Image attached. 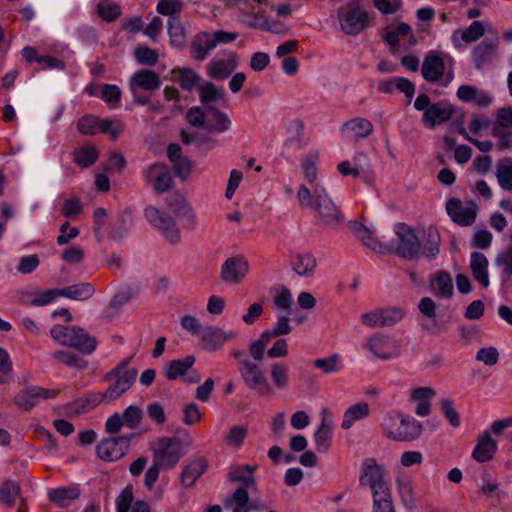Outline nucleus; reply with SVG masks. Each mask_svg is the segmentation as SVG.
Instances as JSON below:
<instances>
[{
	"label": "nucleus",
	"mask_w": 512,
	"mask_h": 512,
	"mask_svg": "<svg viewBox=\"0 0 512 512\" xmlns=\"http://www.w3.org/2000/svg\"><path fill=\"white\" fill-rule=\"evenodd\" d=\"M380 427L383 436L393 441L411 442L422 434V424L418 420L395 410L384 414Z\"/></svg>",
	"instance_id": "nucleus-1"
},
{
	"label": "nucleus",
	"mask_w": 512,
	"mask_h": 512,
	"mask_svg": "<svg viewBox=\"0 0 512 512\" xmlns=\"http://www.w3.org/2000/svg\"><path fill=\"white\" fill-rule=\"evenodd\" d=\"M128 364L129 359L123 360L105 376L109 386L104 393L95 394V400L114 401L132 387L138 373L135 368H128Z\"/></svg>",
	"instance_id": "nucleus-2"
},
{
	"label": "nucleus",
	"mask_w": 512,
	"mask_h": 512,
	"mask_svg": "<svg viewBox=\"0 0 512 512\" xmlns=\"http://www.w3.org/2000/svg\"><path fill=\"white\" fill-rule=\"evenodd\" d=\"M338 28L345 35L356 36L360 34L368 23L365 9L356 1L341 5L337 10Z\"/></svg>",
	"instance_id": "nucleus-3"
},
{
	"label": "nucleus",
	"mask_w": 512,
	"mask_h": 512,
	"mask_svg": "<svg viewBox=\"0 0 512 512\" xmlns=\"http://www.w3.org/2000/svg\"><path fill=\"white\" fill-rule=\"evenodd\" d=\"M414 108L422 112L425 128L433 129L448 121L454 112L452 105L445 102L431 103L428 95L420 94L414 101Z\"/></svg>",
	"instance_id": "nucleus-4"
},
{
	"label": "nucleus",
	"mask_w": 512,
	"mask_h": 512,
	"mask_svg": "<svg viewBox=\"0 0 512 512\" xmlns=\"http://www.w3.org/2000/svg\"><path fill=\"white\" fill-rule=\"evenodd\" d=\"M423 78L428 82L447 86L454 78L451 59L437 52H429L421 66Z\"/></svg>",
	"instance_id": "nucleus-5"
},
{
	"label": "nucleus",
	"mask_w": 512,
	"mask_h": 512,
	"mask_svg": "<svg viewBox=\"0 0 512 512\" xmlns=\"http://www.w3.org/2000/svg\"><path fill=\"white\" fill-rule=\"evenodd\" d=\"M229 7L238 10L239 21L249 28H258L264 31L275 32L268 20L256 10L262 5H270V0H225Z\"/></svg>",
	"instance_id": "nucleus-6"
},
{
	"label": "nucleus",
	"mask_w": 512,
	"mask_h": 512,
	"mask_svg": "<svg viewBox=\"0 0 512 512\" xmlns=\"http://www.w3.org/2000/svg\"><path fill=\"white\" fill-rule=\"evenodd\" d=\"M239 372L245 385L251 391L262 397L272 395V386H270L269 379L260 365L245 359L239 363Z\"/></svg>",
	"instance_id": "nucleus-7"
},
{
	"label": "nucleus",
	"mask_w": 512,
	"mask_h": 512,
	"mask_svg": "<svg viewBox=\"0 0 512 512\" xmlns=\"http://www.w3.org/2000/svg\"><path fill=\"white\" fill-rule=\"evenodd\" d=\"M182 456V444L177 438L163 437L153 446V461L164 470L174 468Z\"/></svg>",
	"instance_id": "nucleus-8"
},
{
	"label": "nucleus",
	"mask_w": 512,
	"mask_h": 512,
	"mask_svg": "<svg viewBox=\"0 0 512 512\" xmlns=\"http://www.w3.org/2000/svg\"><path fill=\"white\" fill-rule=\"evenodd\" d=\"M313 193L315 200L312 209L315 211L318 220L326 226L334 227L338 225L343 218L325 187L322 184H315Z\"/></svg>",
	"instance_id": "nucleus-9"
},
{
	"label": "nucleus",
	"mask_w": 512,
	"mask_h": 512,
	"mask_svg": "<svg viewBox=\"0 0 512 512\" xmlns=\"http://www.w3.org/2000/svg\"><path fill=\"white\" fill-rule=\"evenodd\" d=\"M147 221L160 230L162 236L171 244H177L180 241V232L175 220L168 214L159 209L149 206L145 209Z\"/></svg>",
	"instance_id": "nucleus-10"
},
{
	"label": "nucleus",
	"mask_w": 512,
	"mask_h": 512,
	"mask_svg": "<svg viewBox=\"0 0 512 512\" xmlns=\"http://www.w3.org/2000/svg\"><path fill=\"white\" fill-rule=\"evenodd\" d=\"M58 394L55 389H46L40 386H26L13 398L15 406L23 411H29L46 399L54 398Z\"/></svg>",
	"instance_id": "nucleus-11"
},
{
	"label": "nucleus",
	"mask_w": 512,
	"mask_h": 512,
	"mask_svg": "<svg viewBox=\"0 0 512 512\" xmlns=\"http://www.w3.org/2000/svg\"><path fill=\"white\" fill-rule=\"evenodd\" d=\"M159 86V77L151 70H139L135 72L129 80V89L133 95L134 101L141 105H145L148 99L139 94L140 90L153 91Z\"/></svg>",
	"instance_id": "nucleus-12"
},
{
	"label": "nucleus",
	"mask_w": 512,
	"mask_h": 512,
	"mask_svg": "<svg viewBox=\"0 0 512 512\" xmlns=\"http://www.w3.org/2000/svg\"><path fill=\"white\" fill-rule=\"evenodd\" d=\"M365 347L374 358L381 360L396 358L400 353L397 343L390 336L381 333H375L368 337Z\"/></svg>",
	"instance_id": "nucleus-13"
},
{
	"label": "nucleus",
	"mask_w": 512,
	"mask_h": 512,
	"mask_svg": "<svg viewBox=\"0 0 512 512\" xmlns=\"http://www.w3.org/2000/svg\"><path fill=\"white\" fill-rule=\"evenodd\" d=\"M250 270L249 262L242 255L231 256L221 267L220 277L226 284H238L245 279Z\"/></svg>",
	"instance_id": "nucleus-14"
},
{
	"label": "nucleus",
	"mask_w": 512,
	"mask_h": 512,
	"mask_svg": "<svg viewBox=\"0 0 512 512\" xmlns=\"http://www.w3.org/2000/svg\"><path fill=\"white\" fill-rule=\"evenodd\" d=\"M144 182L157 193H164L172 187L173 180L169 168L160 163L149 165L143 170Z\"/></svg>",
	"instance_id": "nucleus-15"
},
{
	"label": "nucleus",
	"mask_w": 512,
	"mask_h": 512,
	"mask_svg": "<svg viewBox=\"0 0 512 512\" xmlns=\"http://www.w3.org/2000/svg\"><path fill=\"white\" fill-rule=\"evenodd\" d=\"M194 356H187L170 362L165 368V375L169 380L182 379L187 383H198L201 380L200 374L193 369Z\"/></svg>",
	"instance_id": "nucleus-16"
},
{
	"label": "nucleus",
	"mask_w": 512,
	"mask_h": 512,
	"mask_svg": "<svg viewBox=\"0 0 512 512\" xmlns=\"http://www.w3.org/2000/svg\"><path fill=\"white\" fill-rule=\"evenodd\" d=\"M446 211L455 223L469 226L474 223L478 208L472 201L462 202L457 198H452L446 203Z\"/></svg>",
	"instance_id": "nucleus-17"
},
{
	"label": "nucleus",
	"mask_w": 512,
	"mask_h": 512,
	"mask_svg": "<svg viewBox=\"0 0 512 512\" xmlns=\"http://www.w3.org/2000/svg\"><path fill=\"white\" fill-rule=\"evenodd\" d=\"M130 438L126 436L107 438L97 446L98 456L105 461L121 459L128 451Z\"/></svg>",
	"instance_id": "nucleus-18"
},
{
	"label": "nucleus",
	"mask_w": 512,
	"mask_h": 512,
	"mask_svg": "<svg viewBox=\"0 0 512 512\" xmlns=\"http://www.w3.org/2000/svg\"><path fill=\"white\" fill-rule=\"evenodd\" d=\"M238 333L234 330L225 331L215 326H209L202 330L200 339L203 348L207 351H216L226 342L235 340Z\"/></svg>",
	"instance_id": "nucleus-19"
},
{
	"label": "nucleus",
	"mask_w": 512,
	"mask_h": 512,
	"mask_svg": "<svg viewBox=\"0 0 512 512\" xmlns=\"http://www.w3.org/2000/svg\"><path fill=\"white\" fill-rule=\"evenodd\" d=\"M399 243L397 253L405 258H413L420 251V241L415 232L405 224H400L396 231Z\"/></svg>",
	"instance_id": "nucleus-20"
},
{
	"label": "nucleus",
	"mask_w": 512,
	"mask_h": 512,
	"mask_svg": "<svg viewBox=\"0 0 512 512\" xmlns=\"http://www.w3.org/2000/svg\"><path fill=\"white\" fill-rule=\"evenodd\" d=\"M349 229L365 246L379 253H385L389 246L381 243L375 237L373 227H368L359 221L349 222Z\"/></svg>",
	"instance_id": "nucleus-21"
},
{
	"label": "nucleus",
	"mask_w": 512,
	"mask_h": 512,
	"mask_svg": "<svg viewBox=\"0 0 512 512\" xmlns=\"http://www.w3.org/2000/svg\"><path fill=\"white\" fill-rule=\"evenodd\" d=\"M238 67V59L235 54L229 53L224 57L212 59L207 68V74L214 79H226Z\"/></svg>",
	"instance_id": "nucleus-22"
},
{
	"label": "nucleus",
	"mask_w": 512,
	"mask_h": 512,
	"mask_svg": "<svg viewBox=\"0 0 512 512\" xmlns=\"http://www.w3.org/2000/svg\"><path fill=\"white\" fill-rule=\"evenodd\" d=\"M116 512H151L147 502L143 500L134 501L132 485H127L118 494L116 500Z\"/></svg>",
	"instance_id": "nucleus-23"
},
{
	"label": "nucleus",
	"mask_w": 512,
	"mask_h": 512,
	"mask_svg": "<svg viewBox=\"0 0 512 512\" xmlns=\"http://www.w3.org/2000/svg\"><path fill=\"white\" fill-rule=\"evenodd\" d=\"M428 286L433 295L440 299H450L454 294V283L446 271H437L429 277Z\"/></svg>",
	"instance_id": "nucleus-24"
},
{
	"label": "nucleus",
	"mask_w": 512,
	"mask_h": 512,
	"mask_svg": "<svg viewBox=\"0 0 512 512\" xmlns=\"http://www.w3.org/2000/svg\"><path fill=\"white\" fill-rule=\"evenodd\" d=\"M374 131L370 120L362 117L350 119L340 127V133L350 139L359 140L370 136Z\"/></svg>",
	"instance_id": "nucleus-25"
},
{
	"label": "nucleus",
	"mask_w": 512,
	"mask_h": 512,
	"mask_svg": "<svg viewBox=\"0 0 512 512\" xmlns=\"http://www.w3.org/2000/svg\"><path fill=\"white\" fill-rule=\"evenodd\" d=\"M269 383L272 386V395L275 391L287 390L291 384L290 370L286 363L276 361L269 366Z\"/></svg>",
	"instance_id": "nucleus-26"
},
{
	"label": "nucleus",
	"mask_w": 512,
	"mask_h": 512,
	"mask_svg": "<svg viewBox=\"0 0 512 512\" xmlns=\"http://www.w3.org/2000/svg\"><path fill=\"white\" fill-rule=\"evenodd\" d=\"M371 412L370 405L365 401H358L348 406L344 411L341 421L343 430L351 429L355 423L369 417Z\"/></svg>",
	"instance_id": "nucleus-27"
},
{
	"label": "nucleus",
	"mask_w": 512,
	"mask_h": 512,
	"mask_svg": "<svg viewBox=\"0 0 512 512\" xmlns=\"http://www.w3.org/2000/svg\"><path fill=\"white\" fill-rule=\"evenodd\" d=\"M272 308L276 315H292L294 299L289 289L284 286L273 288Z\"/></svg>",
	"instance_id": "nucleus-28"
},
{
	"label": "nucleus",
	"mask_w": 512,
	"mask_h": 512,
	"mask_svg": "<svg viewBox=\"0 0 512 512\" xmlns=\"http://www.w3.org/2000/svg\"><path fill=\"white\" fill-rule=\"evenodd\" d=\"M485 28L482 22L473 21L469 27L463 30H456L451 36L453 46L461 49L465 44L474 42L483 36Z\"/></svg>",
	"instance_id": "nucleus-29"
},
{
	"label": "nucleus",
	"mask_w": 512,
	"mask_h": 512,
	"mask_svg": "<svg viewBox=\"0 0 512 512\" xmlns=\"http://www.w3.org/2000/svg\"><path fill=\"white\" fill-rule=\"evenodd\" d=\"M436 392L431 387H417L410 391L409 399L417 404L415 408L416 415L426 417L431 411V399Z\"/></svg>",
	"instance_id": "nucleus-30"
},
{
	"label": "nucleus",
	"mask_w": 512,
	"mask_h": 512,
	"mask_svg": "<svg viewBox=\"0 0 512 512\" xmlns=\"http://www.w3.org/2000/svg\"><path fill=\"white\" fill-rule=\"evenodd\" d=\"M317 267L316 257L311 252L296 253L291 260L292 270L303 278H310L314 275Z\"/></svg>",
	"instance_id": "nucleus-31"
},
{
	"label": "nucleus",
	"mask_w": 512,
	"mask_h": 512,
	"mask_svg": "<svg viewBox=\"0 0 512 512\" xmlns=\"http://www.w3.org/2000/svg\"><path fill=\"white\" fill-rule=\"evenodd\" d=\"M497 450V441L494 440L488 430L478 436L477 444L472 452V457L478 462L490 460Z\"/></svg>",
	"instance_id": "nucleus-32"
},
{
	"label": "nucleus",
	"mask_w": 512,
	"mask_h": 512,
	"mask_svg": "<svg viewBox=\"0 0 512 512\" xmlns=\"http://www.w3.org/2000/svg\"><path fill=\"white\" fill-rule=\"evenodd\" d=\"M320 153L317 150L308 152L300 162L301 170L311 187L315 184H320L318 178L320 175L319 170Z\"/></svg>",
	"instance_id": "nucleus-33"
},
{
	"label": "nucleus",
	"mask_w": 512,
	"mask_h": 512,
	"mask_svg": "<svg viewBox=\"0 0 512 512\" xmlns=\"http://www.w3.org/2000/svg\"><path fill=\"white\" fill-rule=\"evenodd\" d=\"M488 259L481 252H473L470 258V268L473 274L474 279L482 285L484 288H487L490 284L489 274H488Z\"/></svg>",
	"instance_id": "nucleus-34"
},
{
	"label": "nucleus",
	"mask_w": 512,
	"mask_h": 512,
	"mask_svg": "<svg viewBox=\"0 0 512 512\" xmlns=\"http://www.w3.org/2000/svg\"><path fill=\"white\" fill-rule=\"evenodd\" d=\"M385 479V468L378 464L375 459H366L362 466L360 482L362 485L369 486L373 483L380 482Z\"/></svg>",
	"instance_id": "nucleus-35"
},
{
	"label": "nucleus",
	"mask_w": 512,
	"mask_h": 512,
	"mask_svg": "<svg viewBox=\"0 0 512 512\" xmlns=\"http://www.w3.org/2000/svg\"><path fill=\"white\" fill-rule=\"evenodd\" d=\"M69 347L78 350L82 354H91L95 351L97 342L84 329L75 326Z\"/></svg>",
	"instance_id": "nucleus-36"
},
{
	"label": "nucleus",
	"mask_w": 512,
	"mask_h": 512,
	"mask_svg": "<svg viewBox=\"0 0 512 512\" xmlns=\"http://www.w3.org/2000/svg\"><path fill=\"white\" fill-rule=\"evenodd\" d=\"M207 461L199 458L187 464L181 474V483L185 487H192L195 485L198 478L206 471Z\"/></svg>",
	"instance_id": "nucleus-37"
},
{
	"label": "nucleus",
	"mask_w": 512,
	"mask_h": 512,
	"mask_svg": "<svg viewBox=\"0 0 512 512\" xmlns=\"http://www.w3.org/2000/svg\"><path fill=\"white\" fill-rule=\"evenodd\" d=\"M396 485L403 506L409 510L414 509L416 507V496L412 480L408 476H399L396 479Z\"/></svg>",
	"instance_id": "nucleus-38"
},
{
	"label": "nucleus",
	"mask_w": 512,
	"mask_h": 512,
	"mask_svg": "<svg viewBox=\"0 0 512 512\" xmlns=\"http://www.w3.org/2000/svg\"><path fill=\"white\" fill-rule=\"evenodd\" d=\"M80 491L75 486L60 487L48 492V498L59 507H67L72 501L76 500Z\"/></svg>",
	"instance_id": "nucleus-39"
},
{
	"label": "nucleus",
	"mask_w": 512,
	"mask_h": 512,
	"mask_svg": "<svg viewBox=\"0 0 512 512\" xmlns=\"http://www.w3.org/2000/svg\"><path fill=\"white\" fill-rule=\"evenodd\" d=\"M384 38L391 46L398 45L401 42L404 44H414L411 27L405 23H398L395 25L385 34Z\"/></svg>",
	"instance_id": "nucleus-40"
},
{
	"label": "nucleus",
	"mask_w": 512,
	"mask_h": 512,
	"mask_svg": "<svg viewBox=\"0 0 512 512\" xmlns=\"http://www.w3.org/2000/svg\"><path fill=\"white\" fill-rule=\"evenodd\" d=\"M217 46L214 33L202 32L196 36L192 50L195 59L203 60Z\"/></svg>",
	"instance_id": "nucleus-41"
},
{
	"label": "nucleus",
	"mask_w": 512,
	"mask_h": 512,
	"mask_svg": "<svg viewBox=\"0 0 512 512\" xmlns=\"http://www.w3.org/2000/svg\"><path fill=\"white\" fill-rule=\"evenodd\" d=\"M231 120L227 114L217 110L209 109L206 130L210 133H224L231 128Z\"/></svg>",
	"instance_id": "nucleus-42"
},
{
	"label": "nucleus",
	"mask_w": 512,
	"mask_h": 512,
	"mask_svg": "<svg viewBox=\"0 0 512 512\" xmlns=\"http://www.w3.org/2000/svg\"><path fill=\"white\" fill-rule=\"evenodd\" d=\"M225 508L231 512H250L249 495L246 488H238L225 501Z\"/></svg>",
	"instance_id": "nucleus-43"
},
{
	"label": "nucleus",
	"mask_w": 512,
	"mask_h": 512,
	"mask_svg": "<svg viewBox=\"0 0 512 512\" xmlns=\"http://www.w3.org/2000/svg\"><path fill=\"white\" fill-rule=\"evenodd\" d=\"M95 289L90 283H78L60 289V295L75 301H84L92 297Z\"/></svg>",
	"instance_id": "nucleus-44"
},
{
	"label": "nucleus",
	"mask_w": 512,
	"mask_h": 512,
	"mask_svg": "<svg viewBox=\"0 0 512 512\" xmlns=\"http://www.w3.org/2000/svg\"><path fill=\"white\" fill-rule=\"evenodd\" d=\"M170 44L175 48H182L187 42L185 27L179 18L168 19L167 22Z\"/></svg>",
	"instance_id": "nucleus-45"
},
{
	"label": "nucleus",
	"mask_w": 512,
	"mask_h": 512,
	"mask_svg": "<svg viewBox=\"0 0 512 512\" xmlns=\"http://www.w3.org/2000/svg\"><path fill=\"white\" fill-rule=\"evenodd\" d=\"M256 468V465L231 466L228 471V478L230 481L242 482L247 486L254 485L255 480L252 474Z\"/></svg>",
	"instance_id": "nucleus-46"
},
{
	"label": "nucleus",
	"mask_w": 512,
	"mask_h": 512,
	"mask_svg": "<svg viewBox=\"0 0 512 512\" xmlns=\"http://www.w3.org/2000/svg\"><path fill=\"white\" fill-rule=\"evenodd\" d=\"M497 40L483 41L472 52V57L475 65L480 68L484 65L495 53L497 47Z\"/></svg>",
	"instance_id": "nucleus-47"
},
{
	"label": "nucleus",
	"mask_w": 512,
	"mask_h": 512,
	"mask_svg": "<svg viewBox=\"0 0 512 512\" xmlns=\"http://www.w3.org/2000/svg\"><path fill=\"white\" fill-rule=\"evenodd\" d=\"M199 97L204 105H210L223 100L224 91L213 83L205 82L199 88Z\"/></svg>",
	"instance_id": "nucleus-48"
},
{
	"label": "nucleus",
	"mask_w": 512,
	"mask_h": 512,
	"mask_svg": "<svg viewBox=\"0 0 512 512\" xmlns=\"http://www.w3.org/2000/svg\"><path fill=\"white\" fill-rule=\"evenodd\" d=\"M496 176L500 187L504 190H512V159L501 160L496 169Z\"/></svg>",
	"instance_id": "nucleus-49"
},
{
	"label": "nucleus",
	"mask_w": 512,
	"mask_h": 512,
	"mask_svg": "<svg viewBox=\"0 0 512 512\" xmlns=\"http://www.w3.org/2000/svg\"><path fill=\"white\" fill-rule=\"evenodd\" d=\"M102 121L94 115H85L78 120L77 129L84 135H96L101 133Z\"/></svg>",
	"instance_id": "nucleus-50"
},
{
	"label": "nucleus",
	"mask_w": 512,
	"mask_h": 512,
	"mask_svg": "<svg viewBox=\"0 0 512 512\" xmlns=\"http://www.w3.org/2000/svg\"><path fill=\"white\" fill-rule=\"evenodd\" d=\"M20 488L18 484L11 480H5L0 484V502L7 507L13 506L15 499L19 495Z\"/></svg>",
	"instance_id": "nucleus-51"
},
{
	"label": "nucleus",
	"mask_w": 512,
	"mask_h": 512,
	"mask_svg": "<svg viewBox=\"0 0 512 512\" xmlns=\"http://www.w3.org/2000/svg\"><path fill=\"white\" fill-rule=\"evenodd\" d=\"M58 362L82 370L87 367V361L73 352L58 350L53 355Z\"/></svg>",
	"instance_id": "nucleus-52"
},
{
	"label": "nucleus",
	"mask_w": 512,
	"mask_h": 512,
	"mask_svg": "<svg viewBox=\"0 0 512 512\" xmlns=\"http://www.w3.org/2000/svg\"><path fill=\"white\" fill-rule=\"evenodd\" d=\"M98 15L106 22H112L121 14L120 6L112 0H101L97 4Z\"/></svg>",
	"instance_id": "nucleus-53"
},
{
	"label": "nucleus",
	"mask_w": 512,
	"mask_h": 512,
	"mask_svg": "<svg viewBox=\"0 0 512 512\" xmlns=\"http://www.w3.org/2000/svg\"><path fill=\"white\" fill-rule=\"evenodd\" d=\"M373 496V505L392 502L391 491L388 483L384 480L368 486Z\"/></svg>",
	"instance_id": "nucleus-54"
},
{
	"label": "nucleus",
	"mask_w": 512,
	"mask_h": 512,
	"mask_svg": "<svg viewBox=\"0 0 512 512\" xmlns=\"http://www.w3.org/2000/svg\"><path fill=\"white\" fill-rule=\"evenodd\" d=\"M184 4L181 0H159L156 10L163 16L172 18H179L178 15L182 12Z\"/></svg>",
	"instance_id": "nucleus-55"
},
{
	"label": "nucleus",
	"mask_w": 512,
	"mask_h": 512,
	"mask_svg": "<svg viewBox=\"0 0 512 512\" xmlns=\"http://www.w3.org/2000/svg\"><path fill=\"white\" fill-rule=\"evenodd\" d=\"M181 213L177 215L182 219V226L186 230H195L199 226V219L196 212L188 202L183 200L180 203Z\"/></svg>",
	"instance_id": "nucleus-56"
},
{
	"label": "nucleus",
	"mask_w": 512,
	"mask_h": 512,
	"mask_svg": "<svg viewBox=\"0 0 512 512\" xmlns=\"http://www.w3.org/2000/svg\"><path fill=\"white\" fill-rule=\"evenodd\" d=\"M247 435V427L243 425H234L227 432L225 439L226 444L231 448L239 449L243 445Z\"/></svg>",
	"instance_id": "nucleus-57"
},
{
	"label": "nucleus",
	"mask_w": 512,
	"mask_h": 512,
	"mask_svg": "<svg viewBox=\"0 0 512 512\" xmlns=\"http://www.w3.org/2000/svg\"><path fill=\"white\" fill-rule=\"evenodd\" d=\"M98 158V151L93 146H84L74 153V160L77 165L86 168L91 166Z\"/></svg>",
	"instance_id": "nucleus-58"
},
{
	"label": "nucleus",
	"mask_w": 512,
	"mask_h": 512,
	"mask_svg": "<svg viewBox=\"0 0 512 512\" xmlns=\"http://www.w3.org/2000/svg\"><path fill=\"white\" fill-rule=\"evenodd\" d=\"M174 78L179 81L181 87L185 90H191L197 83L198 75L189 68H178L172 71Z\"/></svg>",
	"instance_id": "nucleus-59"
},
{
	"label": "nucleus",
	"mask_w": 512,
	"mask_h": 512,
	"mask_svg": "<svg viewBox=\"0 0 512 512\" xmlns=\"http://www.w3.org/2000/svg\"><path fill=\"white\" fill-rule=\"evenodd\" d=\"M270 341L271 338L268 332L263 331L258 339L250 343L249 353L251 357L256 361H261L264 358L266 347Z\"/></svg>",
	"instance_id": "nucleus-60"
},
{
	"label": "nucleus",
	"mask_w": 512,
	"mask_h": 512,
	"mask_svg": "<svg viewBox=\"0 0 512 512\" xmlns=\"http://www.w3.org/2000/svg\"><path fill=\"white\" fill-rule=\"evenodd\" d=\"M61 297L60 289H47L32 293L31 304L36 307L45 306L53 303Z\"/></svg>",
	"instance_id": "nucleus-61"
},
{
	"label": "nucleus",
	"mask_w": 512,
	"mask_h": 512,
	"mask_svg": "<svg viewBox=\"0 0 512 512\" xmlns=\"http://www.w3.org/2000/svg\"><path fill=\"white\" fill-rule=\"evenodd\" d=\"M332 441L331 428L326 425L319 427L314 433V442L316 450L320 453H325L330 449Z\"/></svg>",
	"instance_id": "nucleus-62"
},
{
	"label": "nucleus",
	"mask_w": 512,
	"mask_h": 512,
	"mask_svg": "<svg viewBox=\"0 0 512 512\" xmlns=\"http://www.w3.org/2000/svg\"><path fill=\"white\" fill-rule=\"evenodd\" d=\"M440 251V235L436 229L429 228L427 231V241L424 245L423 253L429 259L435 258Z\"/></svg>",
	"instance_id": "nucleus-63"
},
{
	"label": "nucleus",
	"mask_w": 512,
	"mask_h": 512,
	"mask_svg": "<svg viewBox=\"0 0 512 512\" xmlns=\"http://www.w3.org/2000/svg\"><path fill=\"white\" fill-rule=\"evenodd\" d=\"M440 407L444 414V417L447 419L449 424L453 428H457L460 426V416L459 413L454 408V402L450 398H443L440 401Z\"/></svg>",
	"instance_id": "nucleus-64"
}]
</instances>
